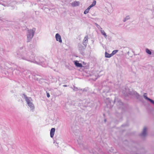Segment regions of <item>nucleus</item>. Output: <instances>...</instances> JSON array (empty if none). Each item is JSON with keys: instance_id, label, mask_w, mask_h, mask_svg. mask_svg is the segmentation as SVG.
<instances>
[{"instance_id": "nucleus-1", "label": "nucleus", "mask_w": 154, "mask_h": 154, "mask_svg": "<svg viewBox=\"0 0 154 154\" xmlns=\"http://www.w3.org/2000/svg\"><path fill=\"white\" fill-rule=\"evenodd\" d=\"M35 29H31L28 31V34L27 35V39L29 41L33 37L35 31Z\"/></svg>"}, {"instance_id": "nucleus-2", "label": "nucleus", "mask_w": 154, "mask_h": 154, "mask_svg": "<svg viewBox=\"0 0 154 154\" xmlns=\"http://www.w3.org/2000/svg\"><path fill=\"white\" fill-rule=\"evenodd\" d=\"M55 37L56 40L57 41H59L60 42V43L62 42V40L61 36L58 33H57L56 34Z\"/></svg>"}, {"instance_id": "nucleus-3", "label": "nucleus", "mask_w": 154, "mask_h": 154, "mask_svg": "<svg viewBox=\"0 0 154 154\" xmlns=\"http://www.w3.org/2000/svg\"><path fill=\"white\" fill-rule=\"evenodd\" d=\"M25 98L26 101L27 103V104L32 102V100L31 97H28L26 96H25Z\"/></svg>"}, {"instance_id": "nucleus-4", "label": "nucleus", "mask_w": 154, "mask_h": 154, "mask_svg": "<svg viewBox=\"0 0 154 154\" xmlns=\"http://www.w3.org/2000/svg\"><path fill=\"white\" fill-rule=\"evenodd\" d=\"M88 35H87L85 36L83 39V44L85 45H86V43L88 42Z\"/></svg>"}, {"instance_id": "nucleus-5", "label": "nucleus", "mask_w": 154, "mask_h": 154, "mask_svg": "<svg viewBox=\"0 0 154 154\" xmlns=\"http://www.w3.org/2000/svg\"><path fill=\"white\" fill-rule=\"evenodd\" d=\"M55 129L54 128H52L50 131V136L51 137H53L54 134Z\"/></svg>"}, {"instance_id": "nucleus-6", "label": "nucleus", "mask_w": 154, "mask_h": 154, "mask_svg": "<svg viewBox=\"0 0 154 154\" xmlns=\"http://www.w3.org/2000/svg\"><path fill=\"white\" fill-rule=\"evenodd\" d=\"M74 63L75 65L78 67H82V65L78 62L77 61H74Z\"/></svg>"}, {"instance_id": "nucleus-7", "label": "nucleus", "mask_w": 154, "mask_h": 154, "mask_svg": "<svg viewBox=\"0 0 154 154\" xmlns=\"http://www.w3.org/2000/svg\"><path fill=\"white\" fill-rule=\"evenodd\" d=\"M147 131V128H144L143 129V132L141 134V135L142 136H145L146 134V132Z\"/></svg>"}, {"instance_id": "nucleus-8", "label": "nucleus", "mask_w": 154, "mask_h": 154, "mask_svg": "<svg viewBox=\"0 0 154 154\" xmlns=\"http://www.w3.org/2000/svg\"><path fill=\"white\" fill-rule=\"evenodd\" d=\"M28 106H29L30 108L31 109H33L34 108V105L33 104L32 102L29 103H28Z\"/></svg>"}, {"instance_id": "nucleus-9", "label": "nucleus", "mask_w": 154, "mask_h": 154, "mask_svg": "<svg viewBox=\"0 0 154 154\" xmlns=\"http://www.w3.org/2000/svg\"><path fill=\"white\" fill-rule=\"evenodd\" d=\"M112 56V54H109L107 53L106 52H105V57H106L110 58Z\"/></svg>"}, {"instance_id": "nucleus-10", "label": "nucleus", "mask_w": 154, "mask_h": 154, "mask_svg": "<svg viewBox=\"0 0 154 154\" xmlns=\"http://www.w3.org/2000/svg\"><path fill=\"white\" fill-rule=\"evenodd\" d=\"M79 5V2H75L72 4V6H76L78 5Z\"/></svg>"}, {"instance_id": "nucleus-11", "label": "nucleus", "mask_w": 154, "mask_h": 154, "mask_svg": "<svg viewBox=\"0 0 154 154\" xmlns=\"http://www.w3.org/2000/svg\"><path fill=\"white\" fill-rule=\"evenodd\" d=\"M100 32L102 35H104V37H107L106 34L104 30H101Z\"/></svg>"}, {"instance_id": "nucleus-12", "label": "nucleus", "mask_w": 154, "mask_h": 154, "mask_svg": "<svg viewBox=\"0 0 154 154\" xmlns=\"http://www.w3.org/2000/svg\"><path fill=\"white\" fill-rule=\"evenodd\" d=\"M146 52L149 54H151V51L148 49H146Z\"/></svg>"}, {"instance_id": "nucleus-13", "label": "nucleus", "mask_w": 154, "mask_h": 154, "mask_svg": "<svg viewBox=\"0 0 154 154\" xmlns=\"http://www.w3.org/2000/svg\"><path fill=\"white\" fill-rule=\"evenodd\" d=\"M118 51L117 50H114L112 51V53L111 54H112V56L116 54L118 52Z\"/></svg>"}, {"instance_id": "nucleus-14", "label": "nucleus", "mask_w": 154, "mask_h": 154, "mask_svg": "<svg viewBox=\"0 0 154 154\" xmlns=\"http://www.w3.org/2000/svg\"><path fill=\"white\" fill-rule=\"evenodd\" d=\"M146 99H147L149 101H150L151 103H152L154 104V101L151 99L148 98V97H146Z\"/></svg>"}, {"instance_id": "nucleus-15", "label": "nucleus", "mask_w": 154, "mask_h": 154, "mask_svg": "<svg viewBox=\"0 0 154 154\" xmlns=\"http://www.w3.org/2000/svg\"><path fill=\"white\" fill-rule=\"evenodd\" d=\"M89 10L88 9H87L84 12V14H86L87 13H88L89 11Z\"/></svg>"}, {"instance_id": "nucleus-16", "label": "nucleus", "mask_w": 154, "mask_h": 154, "mask_svg": "<svg viewBox=\"0 0 154 154\" xmlns=\"http://www.w3.org/2000/svg\"><path fill=\"white\" fill-rule=\"evenodd\" d=\"M96 1H94L93 2V3H92V4L91 5H92V7H93L95 5H96Z\"/></svg>"}, {"instance_id": "nucleus-17", "label": "nucleus", "mask_w": 154, "mask_h": 154, "mask_svg": "<svg viewBox=\"0 0 154 154\" xmlns=\"http://www.w3.org/2000/svg\"><path fill=\"white\" fill-rule=\"evenodd\" d=\"M93 7L92 5H90L88 7V8H87V9H88V10H89L91 8Z\"/></svg>"}, {"instance_id": "nucleus-18", "label": "nucleus", "mask_w": 154, "mask_h": 154, "mask_svg": "<svg viewBox=\"0 0 154 154\" xmlns=\"http://www.w3.org/2000/svg\"><path fill=\"white\" fill-rule=\"evenodd\" d=\"M47 96L49 98L50 97V95L49 93H47Z\"/></svg>"}, {"instance_id": "nucleus-19", "label": "nucleus", "mask_w": 154, "mask_h": 154, "mask_svg": "<svg viewBox=\"0 0 154 154\" xmlns=\"http://www.w3.org/2000/svg\"><path fill=\"white\" fill-rule=\"evenodd\" d=\"M145 94H145L144 95V97L146 99V97H147L146 95H145Z\"/></svg>"}]
</instances>
